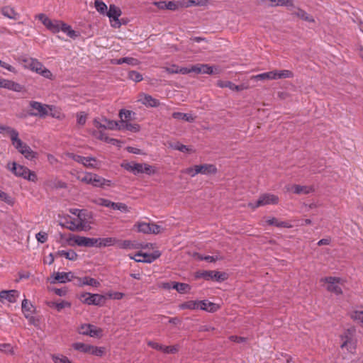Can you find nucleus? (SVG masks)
<instances>
[{
	"mask_svg": "<svg viewBox=\"0 0 363 363\" xmlns=\"http://www.w3.org/2000/svg\"><path fill=\"white\" fill-rule=\"evenodd\" d=\"M134 114V113L131 111L121 109L119 111V117L121 118V121H129L131 118V116Z\"/></svg>",
	"mask_w": 363,
	"mask_h": 363,
	"instance_id": "49",
	"label": "nucleus"
},
{
	"mask_svg": "<svg viewBox=\"0 0 363 363\" xmlns=\"http://www.w3.org/2000/svg\"><path fill=\"white\" fill-rule=\"evenodd\" d=\"M122 12L119 7L114 4H111L106 13V16L109 18L111 25L113 28H119L121 25L119 17L121 16Z\"/></svg>",
	"mask_w": 363,
	"mask_h": 363,
	"instance_id": "12",
	"label": "nucleus"
},
{
	"mask_svg": "<svg viewBox=\"0 0 363 363\" xmlns=\"http://www.w3.org/2000/svg\"><path fill=\"white\" fill-rule=\"evenodd\" d=\"M172 289H176L179 294H186L189 293L190 286L187 284L174 282L172 284Z\"/></svg>",
	"mask_w": 363,
	"mask_h": 363,
	"instance_id": "42",
	"label": "nucleus"
},
{
	"mask_svg": "<svg viewBox=\"0 0 363 363\" xmlns=\"http://www.w3.org/2000/svg\"><path fill=\"white\" fill-rule=\"evenodd\" d=\"M118 125L116 130H129L133 133H137L140 130V125L137 123H132L126 121H117Z\"/></svg>",
	"mask_w": 363,
	"mask_h": 363,
	"instance_id": "16",
	"label": "nucleus"
},
{
	"mask_svg": "<svg viewBox=\"0 0 363 363\" xmlns=\"http://www.w3.org/2000/svg\"><path fill=\"white\" fill-rule=\"evenodd\" d=\"M3 88L16 92H20L23 89L21 84L9 79H5Z\"/></svg>",
	"mask_w": 363,
	"mask_h": 363,
	"instance_id": "29",
	"label": "nucleus"
},
{
	"mask_svg": "<svg viewBox=\"0 0 363 363\" xmlns=\"http://www.w3.org/2000/svg\"><path fill=\"white\" fill-rule=\"evenodd\" d=\"M116 245L121 249H134L135 244L130 240H118Z\"/></svg>",
	"mask_w": 363,
	"mask_h": 363,
	"instance_id": "48",
	"label": "nucleus"
},
{
	"mask_svg": "<svg viewBox=\"0 0 363 363\" xmlns=\"http://www.w3.org/2000/svg\"><path fill=\"white\" fill-rule=\"evenodd\" d=\"M29 106L32 108L29 115L32 116H39L40 118L46 117L49 115V111H52L53 109V106L43 104L35 101H30Z\"/></svg>",
	"mask_w": 363,
	"mask_h": 363,
	"instance_id": "7",
	"label": "nucleus"
},
{
	"mask_svg": "<svg viewBox=\"0 0 363 363\" xmlns=\"http://www.w3.org/2000/svg\"><path fill=\"white\" fill-rule=\"evenodd\" d=\"M90 327L91 324H82L78 328L77 331L81 335H89Z\"/></svg>",
	"mask_w": 363,
	"mask_h": 363,
	"instance_id": "60",
	"label": "nucleus"
},
{
	"mask_svg": "<svg viewBox=\"0 0 363 363\" xmlns=\"http://www.w3.org/2000/svg\"><path fill=\"white\" fill-rule=\"evenodd\" d=\"M57 255L60 257H64L66 259L74 261L77 259V254L72 250H59L57 252Z\"/></svg>",
	"mask_w": 363,
	"mask_h": 363,
	"instance_id": "36",
	"label": "nucleus"
},
{
	"mask_svg": "<svg viewBox=\"0 0 363 363\" xmlns=\"http://www.w3.org/2000/svg\"><path fill=\"white\" fill-rule=\"evenodd\" d=\"M266 223L270 225H275L278 228H289L292 227V225L288 221H281L276 218H272L267 219Z\"/></svg>",
	"mask_w": 363,
	"mask_h": 363,
	"instance_id": "32",
	"label": "nucleus"
},
{
	"mask_svg": "<svg viewBox=\"0 0 363 363\" xmlns=\"http://www.w3.org/2000/svg\"><path fill=\"white\" fill-rule=\"evenodd\" d=\"M18 62L25 69L35 72L47 79H51L52 77L51 72L46 69L44 65L35 58L21 56L18 58Z\"/></svg>",
	"mask_w": 363,
	"mask_h": 363,
	"instance_id": "2",
	"label": "nucleus"
},
{
	"mask_svg": "<svg viewBox=\"0 0 363 363\" xmlns=\"http://www.w3.org/2000/svg\"><path fill=\"white\" fill-rule=\"evenodd\" d=\"M293 73L287 69L283 70H272L270 72L254 75L251 77L255 80H272L279 79H286L293 77Z\"/></svg>",
	"mask_w": 363,
	"mask_h": 363,
	"instance_id": "4",
	"label": "nucleus"
},
{
	"mask_svg": "<svg viewBox=\"0 0 363 363\" xmlns=\"http://www.w3.org/2000/svg\"><path fill=\"white\" fill-rule=\"evenodd\" d=\"M36 19H38L45 26V28L53 33L60 32V27L61 26V21L52 20L49 18L44 13H39L35 16Z\"/></svg>",
	"mask_w": 363,
	"mask_h": 363,
	"instance_id": "9",
	"label": "nucleus"
},
{
	"mask_svg": "<svg viewBox=\"0 0 363 363\" xmlns=\"http://www.w3.org/2000/svg\"><path fill=\"white\" fill-rule=\"evenodd\" d=\"M150 234H159L163 230L162 226L153 223H150Z\"/></svg>",
	"mask_w": 363,
	"mask_h": 363,
	"instance_id": "62",
	"label": "nucleus"
},
{
	"mask_svg": "<svg viewBox=\"0 0 363 363\" xmlns=\"http://www.w3.org/2000/svg\"><path fill=\"white\" fill-rule=\"evenodd\" d=\"M320 281L327 291L336 295L341 294L344 292L345 288V281L339 277H328L322 278Z\"/></svg>",
	"mask_w": 363,
	"mask_h": 363,
	"instance_id": "3",
	"label": "nucleus"
},
{
	"mask_svg": "<svg viewBox=\"0 0 363 363\" xmlns=\"http://www.w3.org/2000/svg\"><path fill=\"white\" fill-rule=\"evenodd\" d=\"M199 303H203L199 306V309L211 313L216 311L220 308V305L218 303L211 302L208 300L199 301Z\"/></svg>",
	"mask_w": 363,
	"mask_h": 363,
	"instance_id": "22",
	"label": "nucleus"
},
{
	"mask_svg": "<svg viewBox=\"0 0 363 363\" xmlns=\"http://www.w3.org/2000/svg\"><path fill=\"white\" fill-rule=\"evenodd\" d=\"M91 216L86 210H79L77 216L69 217L66 228L72 231H87L91 229Z\"/></svg>",
	"mask_w": 363,
	"mask_h": 363,
	"instance_id": "1",
	"label": "nucleus"
},
{
	"mask_svg": "<svg viewBox=\"0 0 363 363\" xmlns=\"http://www.w3.org/2000/svg\"><path fill=\"white\" fill-rule=\"evenodd\" d=\"M94 7L96 10L101 15H106L108 11L106 4L101 1H95Z\"/></svg>",
	"mask_w": 363,
	"mask_h": 363,
	"instance_id": "44",
	"label": "nucleus"
},
{
	"mask_svg": "<svg viewBox=\"0 0 363 363\" xmlns=\"http://www.w3.org/2000/svg\"><path fill=\"white\" fill-rule=\"evenodd\" d=\"M96 247H105L116 245L118 240L116 238H96Z\"/></svg>",
	"mask_w": 363,
	"mask_h": 363,
	"instance_id": "21",
	"label": "nucleus"
},
{
	"mask_svg": "<svg viewBox=\"0 0 363 363\" xmlns=\"http://www.w3.org/2000/svg\"><path fill=\"white\" fill-rule=\"evenodd\" d=\"M36 240L40 243H45L48 238V234L45 232H39L35 235Z\"/></svg>",
	"mask_w": 363,
	"mask_h": 363,
	"instance_id": "64",
	"label": "nucleus"
},
{
	"mask_svg": "<svg viewBox=\"0 0 363 363\" xmlns=\"http://www.w3.org/2000/svg\"><path fill=\"white\" fill-rule=\"evenodd\" d=\"M70 157L75 162L83 164L87 168L99 169L100 162L93 157H83L78 155L72 154Z\"/></svg>",
	"mask_w": 363,
	"mask_h": 363,
	"instance_id": "11",
	"label": "nucleus"
},
{
	"mask_svg": "<svg viewBox=\"0 0 363 363\" xmlns=\"http://www.w3.org/2000/svg\"><path fill=\"white\" fill-rule=\"evenodd\" d=\"M172 117L174 119L182 120L187 122H193L194 121V117L190 113L174 112L172 113Z\"/></svg>",
	"mask_w": 363,
	"mask_h": 363,
	"instance_id": "37",
	"label": "nucleus"
},
{
	"mask_svg": "<svg viewBox=\"0 0 363 363\" xmlns=\"http://www.w3.org/2000/svg\"><path fill=\"white\" fill-rule=\"evenodd\" d=\"M179 350V345H173V346H164L163 345L162 352L165 354H175Z\"/></svg>",
	"mask_w": 363,
	"mask_h": 363,
	"instance_id": "55",
	"label": "nucleus"
},
{
	"mask_svg": "<svg viewBox=\"0 0 363 363\" xmlns=\"http://www.w3.org/2000/svg\"><path fill=\"white\" fill-rule=\"evenodd\" d=\"M169 146L172 149L179 150V151L182 152H191V149L188 146L182 145V144H181V143H179L178 142L170 143Z\"/></svg>",
	"mask_w": 363,
	"mask_h": 363,
	"instance_id": "47",
	"label": "nucleus"
},
{
	"mask_svg": "<svg viewBox=\"0 0 363 363\" xmlns=\"http://www.w3.org/2000/svg\"><path fill=\"white\" fill-rule=\"evenodd\" d=\"M139 101L143 104L150 107H156L159 105V101L148 94L140 95Z\"/></svg>",
	"mask_w": 363,
	"mask_h": 363,
	"instance_id": "25",
	"label": "nucleus"
},
{
	"mask_svg": "<svg viewBox=\"0 0 363 363\" xmlns=\"http://www.w3.org/2000/svg\"><path fill=\"white\" fill-rule=\"evenodd\" d=\"M93 176L94 173L85 172L82 176L78 175L77 179L84 183L91 184Z\"/></svg>",
	"mask_w": 363,
	"mask_h": 363,
	"instance_id": "51",
	"label": "nucleus"
},
{
	"mask_svg": "<svg viewBox=\"0 0 363 363\" xmlns=\"http://www.w3.org/2000/svg\"><path fill=\"white\" fill-rule=\"evenodd\" d=\"M201 303L199 301H188L179 305L181 309H199V306H201Z\"/></svg>",
	"mask_w": 363,
	"mask_h": 363,
	"instance_id": "38",
	"label": "nucleus"
},
{
	"mask_svg": "<svg viewBox=\"0 0 363 363\" xmlns=\"http://www.w3.org/2000/svg\"><path fill=\"white\" fill-rule=\"evenodd\" d=\"M7 169L16 177H21L31 182H35L37 179V176L35 172H31L28 168L23 165L18 164L15 162L9 163L7 164Z\"/></svg>",
	"mask_w": 363,
	"mask_h": 363,
	"instance_id": "5",
	"label": "nucleus"
},
{
	"mask_svg": "<svg viewBox=\"0 0 363 363\" xmlns=\"http://www.w3.org/2000/svg\"><path fill=\"white\" fill-rule=\"evenodd\" d=\"M60 31H62L66 33L69 38L75 39L79 36V33L74 30L72 27L67 23L62 21L60 27Z\"/></svg>",
	"mask_w": 363,
	"mask_h": 363,
	"instance_id": "28",
	"label": "nucleus"
},
{
	"mask_svg": "<svg viewBox=\"0 0 363 363\" xmlns=\"http://www.w3.org/2000/svg\"><path fill=\"white\" fill-rule=\"evenodd\" d=\"M191 70L196 74H213L217 73L214 71V67L206 64H197L191 66Z\"/></svg>",
	"mask_w": 363,
	"mask_h": 363,
	"instance_id": "17",
	"label": "nucleus"
},
{
	"mask_svg": "<svg viewBox=\"0 0 363 363\" xmlns=\"http://www.w3.org/2000/svg\"><path fill=\"white\" fill-rule=\"evenodd\" d=\"M218 86L221 88L228 87L230 89L233 90V91H240V90L239 86L233 84V82H231L230 81H218Z\"/></svg>",
	"mask_w": 363,
	"mask_h": 363,
	"instance_id": "45",
	"label": "nucleus"
},
{
	"mask_svg": "<svg viewBox=\"0 0 363 363\" xmlns=\"http://www.w3.org/2000/svg\"><path fill=\"white\" fill-rule=\"evenodd\" d=\"M143 173H145L147 175H152L156 173V169L155 167L151 166L148 164L143 163Z\"/></svg>",
	"mask_w": 363,
	"mask_h": 363,
	"instance_id": "56",
	"label": "nucleus"
},
{
	"mask_svg": "<svg viewBox=\"0 0 363 363\" xmlns=\"http://www.w3.org/2000/svg\"><path fill=\"white\" fill-rule=\"evenodd\" d=\"M91 184L95 187H104L105 186H109L111 185V181L106 179L96 174H94Z\"/></svg>",
	"mask_w": 363,
	"mask_h": 363,
	"instance_id": "19",
	"label": "nucleus"
},
{
	"mask_svg": "<svg viewBox=\"0 0 363 363\" xmlns=\"http://www.w3.org/2000/svg\"><path fill=\"white\" fill-rule=\"evenodd\" d=\"M352 318L359 321L363 327V310L354 311L352 314Z\"/></svg>",
	"mask_w": 363,
	"mask_h": 363,
	"instance_id": "59",
	"label": "nucleus"
},
{
	"mask_svg": "<svg viewBox=\"0 0 363 363\" xmlns=\"http://www.w3.org/2000/svg\"><path fill=\"white\" fill-rule=\"evenodd\" d=\"M150 223L146 222H138L134 225V228L140 233L150 234Z\"/></svg>",
	"mask_w": 363,
	"mask_h": 363,
	"instance_id": "39",
	"label": "nucleus"
},
{
	"mask_svg": "<svg viewBox=\"0 0 363 363\" xmlns=\"http://www.w3.org/2000/svg\"><path fill=\"white\" fill-rule=\"evenodd\" d=\"M0 350L4 353L13 354V349L10 344L4 343L0 345Z\"/></svg>",
	"mask_w": 363,
	"mask_h": 363,
	"instance_id": "61",
	"label": "nucleus"
},
{
	"mask_svg": "<svg viewBox=\"0 0 363 363\" xmlns=\"http://www.w3.org/2000/svg\"><path fill=\"white\" fill-rule=\"evenodd\" d=\"M72 346L75 350L79 351L83 353L89 354L91 345L83 342H74L72 344Z\"/></svg>",
	"mask_w": 363,
	"mask_h": 363,
	"instance_id": "41",
	"label": "nucleus"
},
{
	"mask_svg": "<svg viewBox=\"0 0 363 363\" xmlns=\"http://www.w3.org/2000/svg\"><path fill=\"white\" fill-rule=\"evenodd\" d=\"M92 134L95 138L105 142L114 143L116 141L115 139L109 138L102 130H94Z\"/></svg>",
	"mask_w": 363,
	"mask_h": 363,
	"instance_id": "43",
	"label": "nucleus"
},
{
	"mask_svg": "<svg viewBox=\"0 0 363 363\" xmlns=\"http://www.w3.org/2000/svg\"><path fill=\"white\" fill-rule=\"evenodd\" d=\"M105 352V348L101 347L91 346L89 354L101 357Z\"/></svg>",
	"mask_w": 363,
	"mask_h": 363,
	"instance_id": "50",
	"label": "nucleus"
},
{
	"mask_svg": "<svg viewBox=\"0 0 363 363\" xmlns=\"http://www.w3.org/2000/svg\"><path fill=\"white\" fill-rule=\"evenodd\" d=\"M69 245H77L80 247H96V238H86L79 235H70L67 239Z\"/></svg>",
	"mask_w": 363,
	"mask_h": 363,
	"instance_id": "8",
	"label": "nucleus"
},
{
	"mask_svg": "<svg viewBox=\"0 0 363 363\" xmlns=\"http://www.w3.org/2000/svg\"><path fill=\"white\" fill-rule=\"evenodd\" d=\"M22 311L25 317L28 318L35 311V308L30 302H28L27 299H24L22 301Z\"/></svg>",
	"mask_w": 363,
	"mask_h": 363,
	"instance_id": "31",
	"label": "nucleus"
},
{
	"mask_svg": "<svg viewBox=\"0 0 363 363\" xmlns=\"http://www.w3.org/2000/svg\"><path fill=\"white\" fill-rule=\"evenodd\" d=\"M87 115L84 112H79L77 114V122L79 125H84L86 121Z\"/></svg>",
	"mask_w": 363,
	"mask_h": 363,
	"instance_id": "58",
	"label": "nucleus"
},
{
	"mask_svg": "<svg viewBox=\"0 0 363 363\" xmlns=\"http://www.w3.org/2000/svg\"><path fill=\"white\" fill-rule=\"evenodd\" d=\"M79 284L81 286H91L94 287H97L99 286V282L91 277H84L79 279Z\"/></svg>",
	"mask_w": 363,
	"mask_h": 363,
	"instance_id": "34",
	"label": "nucleus"
},
{
	"mask_svg": "<svg viewBox=\"0 0 363 363\" xmlns=\"http://www.w3.org/2000/svg\"><path fill=\"white\" fill-rule=\"evenodd\" d=\"M125 170L132 172L135 175L143 173V164L141 163H136L134 162L123 163L121 164Z\"/></svg>",
	"mask_w": 363,
	"mask_h": 363,
	"instance_id": "18",
	"label": "nucleus"
},
{
	"mask_svg": "<svg viewBox=\"0 0 363 363\" xmlns=\"http://www.w3.org/2000/svg\"><path fill=\"white\" fill-rule=\"evenodd\" d=\"M340 339L342 341L340 347L342 349L345 348L347 350L350 351L354 348L352 340L347 333H345L344 335H342L340 336Z\"/></svg>",
	"mask_w": 363,
	"mask_h": 363,
	"instance_id": "26",
	"label": "nucleus"
},
{
	"mask_svg": "<svg viewBox=\"0 0 363 363\" xmlns=\"http://www.w3.org/2000/svg\"><path fill=\"white\" fill-rule=\"evenodd\" d=\"M0 200L2 201H4L9 205H13V199L9 196L6 193L0 190Z\"/></svg>",
	"mask_w": 363,
	"mask_h": 363,
	"instance_id": "57",
	"label": "nucleus"
},
{
	"mask_svg": "<svg viewBox=\"0 0 363 363\" xmlns=\"http://www.w3.org/2000/svg\"><path fill=\"white\" fill-rule=\"evenodd\" d=\"M288 190L296 194H306L311 191V188L306 186L293 185L291 188H288Z\"/></svg>",
	"mask_w": 363,
	"mask_h": 363,
	"instance_id": "35",
	"label": "nucleus"
},
{
	"mask_svg": "<svg viewBox=\"0 0 363 363\" xmlns=\"http://www.w3.org/2000/svg\"><path fill=\"white\" fill-rule=\"evenodd\" d=\"M207 1L206 0H188L186 6H204L206 5Z\"/></svg>",
	"mask_w": 363,
	"mask_h": 363,
	"instance_id": "63",
	"label": "nucleus"
},
{
	"mask_svg": "<svg viewBox=\"0 0 363 363\" xmlns=\"http://www.w3.org/2000/svg\"><path fill=\"white\" fill-rule=\"evenodd\" d=\"M112 63L114 65H122L125 63L132 66H136L139 65V61L133 57H125L120 59H114L112 60Z\"/></svg>",
	"mask_w": 363,
	"mask_h": 363,
	"instance_id": "27",
	"label": "nucleus"
},
{
	"mask_svg": "<svg viewBox=\"0 0 363 363\" xmlns=\"http://www.w3.org/2000/svg\"><path fill=\"white\" fill-rule=\"evenodd\" d=\"M84 298L82 302L88 305H102L105 301L106 296H82Z\"/></svg>",
	"mask_w": 363,
	"mask_h": 363,
	"instance_id": "23",
	"label": "nucleus"
},
{
	"mask_svg": "<svg viewBox=\"0 0 363 363\" xmlns=\"http://www.w3.org/2000/svg\"><path fill=\"white\" fill-rule=\"evenodd\" d=\"M11 141L18 152L23 155L27 160H32L37 157L38 154L33 151L32 149L26 143L23 142L19 138L18 135H16V137H15L13 140Z\"/></svg>",
	"mask_w": 363,
	"mask_h": 363,
	"instance_id": "6",
	"label": "nucleus"
},
{
	"mask_svg": "<svg viewBox=\"0 0 363 363\" xmlns=\"http://www.w3.org/2000/svg\"><path fill=\"white\" fill-rule=\"evenodd\" d=\"M70 304L67 301H61V302H52L50 303V307L55 308L58 311H60L62 308L65 307H69Z\"/></svg>",
	"mask_w": 363,
	"mask_h": 363,
	"instance_id": "54",
	"label": "nucleus"
},
{
	"mask_svg": "<svg viewBox=\"0 0 363 363\" xmlns=\"http://www.w3.org/2000/svg\"><path fill=\"white\" fill-rule=\"evenodd\" d=\"M128 78L135 82H139L143 79L142 74L136 71L129 72Z\"/></svg>",
	"mask_w": 363,
	"mask_h": 363,
	"instance_id": "53",
	"label": "nucleus"
},
{
	"mask_svg": "<svg viewBox=\"0 0 363 363\" xmlns=\"http://www.w3.org/2000/svg\"><path fill=\"white\" fill-rule=\"evenodd\" d=\"M198 167L199 170L197 172H200V174H215L217 172L216 166L211 164L198 165Z\"/></svg>",
	"mask_w": 363,
	"mask_h": 363,
	"instance_id": "30",
	"label": "nucleus"
},
{
	"mask_svg": "<svg viewBox=\"0 0 363 363\" xmlns=\"http://www.w3.org/2000/svg\"><path fill=\"white\" fill-rule=\"evenodd\" d=\"M89 333V336L92 337H101L103 335L102 329L91 324Z\"/></svg>",
	"mask_w": 363,
	"mask_h": 363,
	"instance_id": "46",
	"label": "nucleus"
},
{
	"mask_svg": "<svg viewBox=\"0 0 363 363\" xmlns=\"http://www.w3.org/2000/svg\"><path fill=\"white\" fill-rule=\"evenodd\" d=\"M3 131H5L10 136L11 140H13L16 135H19L18 132L14 128L8 125H0V133Z\"/></svg>",
	"mask_w": 363,
	"mask_h": 363,
	"instance_id": "40",
	"label": "nucleus"
},
{
	"mask_svg": "<svg viewBox=\"0 0 363 363\" xmlns=\"http://www.w3.org/2000/svg\"><path fill=\"white\" fill-rule=\"evenodd\" d=\"M161 255V253L158 250H155L152 253H144V252H138L135 254L136 257H143V259H136L134 258V260L138 262H146V263H152L155 259L159 258Z\"/></svg>",
	"mask_w": 363,
	"mask_h": 363,
	"instance_id": "15",
	"label": "nucleus"
},
{
	"mask_svg": "<svg viewBox=\"0 0 363 363\" xmlns=\"http://www.w3.org/2000/svg\"><path fill=\"white\" fill-rule=\"evenodd\" d=\"M52 277L55 281L65 283L72 279L73 274L72 272H57L52 275Z\"/></svg>",
	"mask_w": 363,
	"mask_h": 363,
	"instance_id": "24",
	"label": "nucleus"
},
{
	"mask_svg": "<svg viewBox=\"0 0 363 363\" xmlns=\"http://www.w3.org/2000/svg\"><path fill=\"white\" fill-rule=\"evenodd\" d=\"M93 123L98 129L116 130L118 125L117 121L107 119L105 117L94 118Z\"/></svg>",
	"mask_w": 363,
	"mask_h": 363,
	"instance_id": "14",
	"label": "nucleus"
},
{
	"mask_svg": "<svg viewBox=\"0 0 363 363\" xmlns=\"http://www.w3.org/2000/svg\"><path fill=\"white\" fill-rule=\"evenodd\" d=\"M293 14L296 16L298 18L305 21H307V22H309V23L315 22V20H314V18H313V17L312 16L309 15L305 11H303V10H302L301 9H296L293 12Z\"/></svg>",
	"mask_w": 363,
	"mask_h": 363,
	"instance_id": "33",
	"label": "nucleus"
},
{
	"mask_svg": "<svg viewBox=\"0 0 363 363\" xmlns=\"http://www.w3.org/2000/svg\"><path fill=\"white\" fill-rule=\"evenodd\" d=\"M278 202L279 198L277 196L272 194H264L259 196L256 203H250L249 206L255 208L262 206L277 204Z\"/></svg>",
	"mask_w": 363,
	"mask_h": 363,
	"instance_id": "10",
	"label": "nucleus"
},
{
	"mask_svg": "<svg viewBox=\"0 0 363 363\" xmlns=\"http://www.w3.org/2000/svg\"><path fill=\"white\" fill-rule=\"evenodd\" d=\"M1 13L4 16L9 19L17 20L20 17V14L13 7L9 6L2 7Z\"/></svg>",
	"mask_w": 363,
	"mask_h": 363,
	"instance_id": "20",
	"label": "nucleus"
},
{
	"mask_svg": "<svg viewBox=\"0 0 363 363\" xmlns=\"http://www.w3.org/2000/svg\"><path fill=\"white\" fill-rule=\"evenodd\" d=\"M198 277L203 278L205 280H213L222 281L227 279V274L217 271H203L198 274Z\"/></svg>",
	"mask_w": 363,
	"mask_h": 363,
	"instance_id": "13",
	"label": "nucleus"
},
{
	"mask_svg": "<svg viewBox=\"0 0 363 363\" xmlns=\"http://www.w3.org/2000/svg\"><path fill=\"white\" fill-rule=\"evenodd\" d=\"M111 208L114 210H118V211H120L121 212H124V213L128 211V206L125 203H123L112 202V204H111Z\"/></svg>",
	"mask_w": 363,
	"mask_h": 363,
	"instance_id": "52",
	"label": "nucleus"
}]
</instances>
